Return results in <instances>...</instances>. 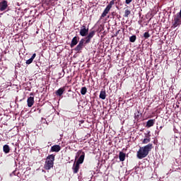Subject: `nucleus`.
<instances>
[{"label": "nucleus", "instance_id": "7ed1b4c3", "mask_svg": "<svg viewBox=\"0 0 181 181\" xmlns=\"http://www.w3.org/2000/svg\"><path fill=\"white\" fill-rule=\"evenodd\" d=\"M55 156L53 154L49 155L46 158L45 163L44 165V169L46 170H49L53 168L54 161Z\"/></svg>", "mask_w": 181, "mask_h": 181}, {"label": "nucleus", "instance_id": "39448f33", "mask_svg": "<svg viewBox=\"0 0 181 181\" xmlns=\"http://www.w3.org/2000/svg\"><path fill=\"white\" fill-rule=\"evenodd\" d=\"M79 157V158L78 159V160L76 161L77 163H78L79 165L82 164L84 161V158H85V152L82 151H78L77 152L76 156V159L78 158Z\"/></svg>", "mask_w": 181, "mask_h": 181}, {"label": "nucleus", "instance_id": "2f4dec72", "mask_svg": "<svg viewBox=\"0 0 181 181\" xmlns=\"http://www.w3.org/2000/svg\"><path fill=\"white\" fill-rule=\"evenodd\" d=\"M63 73H64V70H62Z\"/></svg>", "mask_w": 181, "mask_h": 181}, {"label": "nucleus", "instance_id": "473e14b6", "mask_svg": "<svg viewBox=\"0 0 181 181\" xmlns=\"http://www.w3.org/2000/svg\"><path fill=\"white\" fill-rule=\"evenodd\" d=\"M158 134H159V132H158Z\"/></svg>", "mask_w": 181, "mask_h": 181}, {"label": "nucleus", "instance_id": "aec40b11", "mask_svg": "<svg viewBox=\"0 0 181 181\" xmlns=\"http://www.w3.org/2000/svg\"><path fill=\"white\" fill-rule=\"evenodd\" d=\"M130 13H131L130 10L126 9L125 11H124V17H127V18L129 16V15H130Z\"/></svg>", "mask_w": 181, "mask_h": 181}, {"label": "nucleus", "instance_id": "6e6552de", "mask_svg": "<svg viewBox=\"0 0 181 181\" xmlns=\"http://www.w3.org/2000/svg\"><path fill=\"white\" fill-rule=\"evenodd\" d=\"M65 90H66V86H63V87L59 88L55 92L56 95H57V97H62V94H64Z\"/></svg>", "mask_w": 181, "mask_h": 181}, {"label": "nucleus", "instance_id": "f3484780", "mask_svg": "<svg viewBox=\"0 0 181 181\" xmlns=\"http://www.w3.org/2000/svg\"><path fill=\"white\" fill-rule=\"evenodd\" d=\"M87 93V88L86 87H82L81 90V94H82V95H85V94H86Z\"/></svg>", "mask_w": 181, "mask_h": 181}, {"label": "nucleus", "instance_id": "dca6fc26", "mask_svg": "<svg viewBox=\"0 0 181 181\" xmlns=\"http://www.w3.org/2000/svg\"><path fill=\"white\" fill-rule=\"evenodd\" d=\"M99 97H100V98L101 100H105V98H106V92H105V90H102L100 91Z\"/></svg>", "mask_w": 181, "mask_h": 181}, {"label": "nucleus", "instance_id": "b1692460", "mask_svg": "<svg viewBox=\"0 0 181 181\" xmlns=\"http://www.w3.org/2000/svg\"><path fill=\"white\" fill-rule=\"evenodd\" d=\"M145 137L147 139H151V132L148 131L147 134H145Z\"/></svg>", "mask_w": 181, "mask_h": 181}, {"label": "nucleus", "instance_id": "423d86ee", "mask_svg": "<svg viewBox=\"0 0 181 181\" xmlns=\"http://www.w3.org/2000/svg\"><path fill=\"white\" fill-rule=\"evenodd\" d=\"M116 0H112L110 4L107 6V7L105 8V9L104 10L103 13L101 15V18H105L107 14L109 13V11H110L111 8L112 7V6L115 4Z\"/></svg>", "mask_w": 181, "mask_h": 181}, {"label": "nucleus", "instance_id": "c85d7f7f", "mask_svg": "<svg viewBox=\"0 0 181 181\" xmlns=\"http://www.w3.org/2000/svg\"><path fill=\"white\" fill-rule=\"evenodd\" d=\"M30 95H33V93H30Z\"/></svg>", "mask_w": 181, "mask_h": 181}, {"label": "nucleus", "instance_id": "6ab92c4d", "mask_svg": "<svg viewBox=\"0 0 181 181\" xmlns=\"http://www.w3.org/2000/svg\"><path fill=\"white\" fill-rule=\"evenodd\" d=\"M136 36L135 35H134L129 37V41L131 42H134L136 41Z\"/></svg>", "mask_w": 181, "mask_h": 181}, {"label": "nucleus", "instance_id": "72a5a7b5", "mask_svg": "<svg viewBox=\"0 0 181 181\" xmlns=\"http://www.w3.org/2000/svg\"><path fill=\"white\" fill-rule=\"evenodd\" d=\"M120 1V0H118V2Z\"/></svg>", "mask_w": 181, "mask_h": 181}, {"label": "nucleus", "instance_id": "2eb2a0df", "mask_svg": "<svg viewBox=\"0 0 181 181\" xmlns=\"http://www.w3.org/2000/svg\"><path fill=\"white\" fill-rule=\"evenodd\" d=\"M125 158H126L125 153L120 151L119 153V159L120 162H124L125 160Z\"/></svg>", "mask_w": 181, "mask_h": 181}, {"label": "nucleus", "instance_id": "f03ea898", "mask_svg": "<svg viewBox=\"0 0 181 181\" xmlns=\"http://www.w3.org/2000/svg\"><path fill=\"white\" fill-rule=\"evenodd\" d=\"M153 148V146L152 144H148L146 146L140 147L139 150L137 151V158L141 160L146 158Z\"/></svg>", "mask_w": 181, "mask_h": 181}, {"label": "nucleus", "instance_id": "c756f323", "mask_svg": "<svg viewBox=\"0 0 181 181\" xmlns=\"http://www.w3.org/2000/svg\"><path fill=\"white\" fill-rule=\"evenodd\" d=\"M83 122H84V121H83V120L81 121V124H83Z\"/></svg>", "mask_w": 181, "mask_h": 181}, {"label": "nucleus", "instance_id": "4be33fe9", "mask_svg": "<svg viewBox=\"0 0 181 181\" xmlns=\"http://www.w3.org/2000/svg\"><path fill=\"white\" fill-rule=\"evenodd\" d=\"M26 64H32L33 63V60L32 58H30L28 60L25 62Z\"/></svg>", "mask_w": 181, "mask_h": 181}, {"label": "nucleus", "instance_id": "cd10ccee", "mask_svg": "<svg viewBox=\"0 0 181 181\" xmlns=\"http://www.w3.org/2000/svg\"><path fill=\"white\" fill-rule=\"evenodd\" d=\"M163 129V126H160V129L161 130Z\"/></svg>", "mask_w": 181, "mask_h": 181}, {"label": "nucleus", "instance_id": "a211bd4d", "mask_svg": "<svg viewBox=\"0 0 181 181\" xmlns=\"http://www.w3.org/2000/svg\"><path fill=\"white\" fill-rule=\"evenodd\" d=\"M151 142V138H145L144 140H143V144H148V143Z\"/></svg>", "mask_w": 181, "mask_h": 181}, {"label": "nucleus", "instance_id": "bb28decb", "mask_svg": "<svg viewBox=\"0 0 181 181\" xmlns=\"http://www.w3.org/2000/svg\"><path fill=\"white\" fill-rule=\"evenodd\" d=\"M36 57V54L34 53L32 57H31V59H33V60H35V58Z\"/></svg>", "mask_w": 181, "mask_h": 181}, {"label": "nucleus", "instance_id": "20e7f679", "mask_svg": "<svg viewBox=\"0 0 181 181\" xmlns=\"http://www.w3.org/2000/svg\"><path fill=\"white\" fill-rule=\"evenodd\" d=\"M181 25V9L179 13L174 16L173 28H175Z\"/></svg>", "mask_w": 181, "mask_h": 181}, {"label": "nucleus", "instance_id": "f8f14e48", "mask_svg": "<svg viewBox=\"0 0 181 181\" xmlns=\"http://www.w3.org/2000/svg\"><path fill=\"white\" fill-rule=\"evenodd\" d=\"M78 40H79V37H78V36H75L74 37H73V39L71 40V45H70V47L72 48L75 45H76L77 43H78Z\"/></svg>", "mask_w": 181, "mask_h": 181}, {"label": "nucleus", "instance_id": "5701e85b", "mask_svg": "<svg viewBox=\"0 0 181 181\" xmlns=\"http://www.w3.org/2000/svg\"><path fill=\"white\" fill-rule=\"evenodd\" d=\"M137 113L138 114H136V113H135V116H134V118H135V119H139V114H140V112H139V111H137Z\"/></svg>", "mask_w": 181, "mask_h": 181}, {"label": "nucleus", "instance_id": "412c9836", "mask_svg": "<svg viewBox=\"0 0 181 181\" xmlns=\"http://www.w3.org/2000/svg\"><path fill=\"white\" fill-rule=\"evenodd\" d=\"M150 37H151V35L149 34L148 32L144 33V37L145 40L148 39V38Z\"/></svg>", "mask_w": 181, "mask_h": 181}, {"label": "nucleus", "instance_id": "4468645a", "mask_svg": "<svg viewBox=\"0 0 181 181\" xmlns=\"http://www.w3.org/2000/svg\"><path fill=\"white\" fill-rule=\"evenodd\" d=\"M154 124H155V119H149L146 122V127L151 128V127H153Z\"/></svg>", "mask_w": 181, "mask_h": 181}, {"label": "nucleus", "instance_id": "ddd939ff", "mask_svg": "<svg viewBox=\"0 0 181 181\" xmlns=\"http://www.w3.org/2000/svg\"><path fill=\"white\" fill-rule=\"evenodd\" d=\"M3 151L5 154H8L11 152V147H9V145L5 144L3 146Z\"/></svg>", "mask_w": 181, "mask_h": 181}, {"label": "nucleus", "instance_id": "9b49d317", "mask_svg": "<svg viewBox=\"0 0 181 181\" xmlns=\"http://www.w3.org/2000/svg\"><path fill=\"white\" fill-rule=\"evenodd\" d=\"M61 151V147L59 145H54L51 147L50 152L58 153Z\"/></svg>", "mask_w": 181, "mask_h": 181}, {"label": "nucleus", "instance_id": "f257e3e1", "mask_svg": "<svg viewBox=\"0 0 181 181\" xmlns=\"http://www.w3.org/2000/svg\"><path fill=\"white\" fill-rule=\"evenodd\" d=\"M88 27H86V25H83L81 28L80 30V35L83 37H86L84 38H82L80 41L78 45L75 47L74 50L77 52H80L85 45L88 44L90 42L91 39L93 37V36L95 35V32L94 30L90 31L88 33Z\"/></svg>", "mask_w": 181, "mask_h": 181}, {"label": "nucleus", "instance_id": "a878e982", "mask_svg": "<svg viewBox=\"0 0 181 181\" xmlns=\"http://www.w3.org/2000/svg\"><path fill=\"white\" fill-rule=\"evenodd\" d=\"M132 1H133V0H126V1H125V3H126L127 4H129Z\"/></svg>", "mask_w": 181, "mask_h": 181}, {"label": "nucleus", "instance_id": "7c9ffc66", "mask_svg": "<svg viewBox=\"0 0 181 181\" xmlns=\"http://www.w3.org/2000/svg\"><path fill=\"white\" fill-rule=\"evenodd\" d=\"M117 33H119V31L116 33V35H117Z\"/></svg>", "mask_w": 181, "mask_h": 181}, {"label": "nucleus", "instance_id": "9d476101", "mask_svg": "<svg viewBox=\"0 0 181 181\" xmlns=\"http://www.w3.org/2000/svg\"><path fill=\"white\" fill-rule=\"evenodd\" d=\"M28 107H32V106L35 104V98L30 96L27 100Z\"/></svg>", "mask_w": 181, "mask_h": 181}, {"label": "nucleus", "instance_id": "393cba45", "mask_svg": "<svg viewBox=\"0 0 181 181\" xmlns=\"http://www.w3.org/2000/svg\"><path fill=\"white\" fill-rule=\"evenodd\" d=\"M59 78H62L64 76V74L62 75V72L60 73H59Z\"/></svg>", "mask_w": 181, "mask_h": 181}, {"label": "nucleus", "instance_id": "0eeeda50", "mask_svg": "<svg viewBox=\"0 0 181 181\" xmlns=\"http://www.w3.org/2000/svg\"><path fill=\"white\" fill-rule=\"evenodd\" d=\"M8 8V1L3 0L0 2V11H4Z\"/></svg>", "mask_w": 181, "mask_h": 181}, {"label": "nucleus", "instance_id": "1a4fd4ad", "mask_svg": "<svg viewBox=\"0 0 181 181\" xmlns=\"http://www.w3.org/2000/svg\"><path fill=\"white\" fill-rule=\"evenodd\" d=\"M80 168V164H78L76 162L74 163L72 170H73V173L74 174H77Z\"/></svg>", "mask_w": 181, "mask_h": 181}]
</instances>
